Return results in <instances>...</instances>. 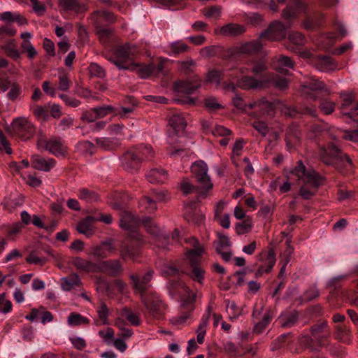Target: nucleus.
<instances>
[{
    "mask_svg": "<svg viewBox=\"0 0 358 358\" xmlns=\"http://www.w3.org/2000/svg\"><path fill=\"white\" fill-rule=\"evenodd\" d=\"M77 149L83 153L92 154L94 152V145L90 141L80 142L77 145Z\"/></svg>",
    "mask_w": 358,
    "mask_h": 358,
    "instance_id": "13d9d810",
    "label": "nucleus"
},
{
    "mask_svg": "<svg viewBox=\"0 0 358 358\" xmlns=\"http://www.w3.org/2000/svg\"><path fill=\"white\" fill-rule=\"evenodd\" d=\"M116 247L112 238H107L100 244L92 246L90 255L99 259H104L115 253Z\"/></svg>",
    "mask_w": 358,
    "mask_h": 358,
    "instance_id": "2eb2a0df",
    "label": "nucleus"
},
{
    "mask_svg": "<svg viewBox=\"0 0 358 358\" xmlns=\"http://www.w3.org/2000/svg\"><path fill=\"white\" fill-rule=\"evenodd\" d=\"M185 241L192 247V249L189 250L186 254V257L192 267V271L189 273V275L193 280L201 284L204 278V271L197 264L200 261L201 254L204 251L203 247L194 237Z\"/></svg>",
    "mask_w": 358,
    "mask_h": 358,
    "instance_id": "39448f33",
    "label": "nucleus"
},
{
    "mask_svg": "<svg viewBox=\"0 0 358 358\" xmlns=\"http://www.w3.org/2000/svg\"><path fill=\"white\" fill-rule=\"evenodd\" d=\"M298 319V313L295 310L283 313L278 317L279 324L283 327H291L294 326Z\"/></svg>",
    "mask_w": 358,
    "mask_h": 358,
    "instance_id": "473e14b6",
    "label": "nucleus"
},
{
    "mask_svg": "<svg viewBox=\"0 0 358 358\" xmlns=\"http://www.w3.org/2000/svg\"><path fill=\"white\" fill-rule=\"evenodd\" d=\"M140 224H143L149 234L156 237L158 247L162 244V247L168 249L166 245L168 237L161 234L160 229L150 217H145L140 220L132 213L128 212H124L121 216L120 222V227L133 233L131 235L132 238L137 241L141 240L140 234L136 231V227Z\"/></svg>",
    "mask_w": 358,
    "mask_h": 358,
    "instance_id": "f03ea898",
    "label": "nucleus"
},
{
    "mask_svg": "<svg viewBox=\"0 0 358 358\" xmlns=\"http://www.w3.org/2000/svg\"><path fill=\"white\" fill-rule=\"evenodd\" d=\"M153 156V150L150 145H141L127 151L122 156L124 168L129 171L136 170L141 162Z\"/></svg>",
    "mask_w": 358,
    "mask_h": 358,
    "instance_id": "423d86ee",
    "label": "nucleus"
},
{
    "mask_svg": "<svg viewBox=\"0 0 358 358\" xmlns=\"http://www.w3.org/2000/svg\"><path fill=\"white\" fill-rule=\"evenodd\" d=\"M308 3L305 0H291L287 8L282 11L285 19H291L301 13H306Z\"/></svg>",
    "mask_w": 358,
    "mask_h": 358,
    "instance_id": "f3484780",
    "label": "nucleus"
},
{
    "mask_svg": "<svg viewBox=\"0 0 358 358\" xmlns=\"http://www.w3.org/2000/svg\"><path fill=\"white\" fill-rule=\"evenodd\" d=\"M245 31V27L240 24L233 23L225 24V35L229 34L235 36L242 34Z\"/></svg>",
    "mask_w": 358,
    "mask_h": 358,
    "instance_id": "49530a36",
    "label": "nucleus"
},
{
    "mask_svg": "<svg viewBox=\"0 0 358 358\" xmlns=\"http://www.w3.org/2000/svg\"><path fill=\"white\" fill-rule=\"evenodd\" d=\"M245 143L246 142L243 139L238 138L235 141L232 146L231 158L233 164L236 166H238V164L236 161V158L241 155Z\"/></svg>",
    "mask_w": 358,
    "mask_h": 358,
    "instance_id": "58836bf2",
    "label": "nucleus"
},
{
    "mask_svg": "<svg viewBox=\"0 0 358 358\" xmlns=\"http://www.w3.org/2000/svg\"><path fill=\"white\" fill-rule=\"evenodd\" d=\"M324 92L325 94H329V90L325 84L320 80L311 78L306 85L303 87V93L313 99H317L315 92Z\"/></svg>",
    "mask_w": 358,
    "mask_h": 358,
    "instance_id": "a211bd4d",
    "label": "nucleus"
},
{
    "mask_svg": "<svg viewBox=\"0 0 358 358\" xmlns=\"http://www.w3.org/2000/svg\"><path fill=\"white\" fill-rule=\"evenodd\" d=\"M287 27L280 22L276 21L270 24L268 28L260 34V38L275 41L285 38Z\"/></svg>",
    "mask_w": 358,
    "mask_h": 358,
    "instance_id": "dca6fc26",
    "label": "nucleus"
},
{
    "mask_svg": "<svg viewBox=\"0 0 358 358\" xmlns=\"http://www.w3.org/2000/svg\"><path fill=\"white\" fill-rule=\"evenodd\" d=\"M67 323L71 327L79 326L89 323V320L79 313H71L67 318Z\"/></svg>",
    "mask_w": 358,
    "mask_h": 358,
    "instance_id": "a19ab883",
    "label": "nucleus"
},
{
    "mask_svg": "<svg viewBox=\"0 0 358 358\" xmlns=\"http://www.w3.org/2000/svg\"><path fill=\"white\" fill-rule=\"evenodd\" d=\"M252 227V222L250 217H247L236 224V233L239 235L248 233Z\"/></svg>",
    "mask_w": 358,
    "mask_h": 358,
    "instance_id": "a18cd8bd",
    "label": "nucleus"
},
{
    "mask_svg": "<svg viewBox=\"0 0 358 358\" xmlns=\"http://www.w3.org/2000/svg\"><path fill=\"white\" fill-rule=\"evenodd\" d=\"M96 143L97 147L104 150H111L117 145L116 139L110 138H96Z\"/></svg>",
    "mask_w": 358,
    "mask_h": 358,
    "instance_id": "37998d69",
    "label": "nucleus"
},
{
    "mask_svg": "<svg viewBox=\"0 0 358 358\" xmlns=\"http://www.w3.org/2000/svg\"><path fill=\"white\" fill-rule=\"evenodd\" d=\"M89 72L92 76L103 78L105 71L101 66L96 63H92L89 66Z\"/></svg>",
    "mask_w": 358,
    "mask_h": 358,
    "instance_id": "680f3d73",
    "label": "nucleus"
},
{
    "mask_svg": "<svg viewBox=\"0 0 358 358\" xmlns=\"http://www.w3.org/2000/svg\"><path fill=\"white\" fill-rule=\"evenodd\" d=\"M62 288L65 291H69L75 286L79 285L81 282L80 277L77 274H73L69 277L62 278Z\"/></svg>",
    "mask_w": 358,
    "mask_h": 358,
    "instance_id": "4c0bfd02",
    "label": "nucleus"
},
{
    "mask_svg": "<svg viewBox=\"0 0 358 358\" xmlns=\"http://www.w3.org/2000/svg\"><path fill=\"white\" fill-rule=\"evenodd\" d=\"M40 150H47L56 157H64L67 150L66 145L59 138H52L49 141L41 137L37 143Z\"/></svg>",
    "mask_w": 358,
    "mask_h": 358,
    "instance_id": "9b49d317",
    "label": "nucleus"
},
{
    "mask_svg": "<svg viewBox=\"0 0 358 358\" xmlns=\"http://www.w3.org/2000/svg\"><path fill=\"white\" fill-rule=\"evenodd\" d=\"M72 264L78 269L86 272L99 271L98 264H94L90 261L84 259L81 257H74L71 261Z\"/></svg>",
    "mask_w": 358,
    "mask_h": 358,
    "instance_id": "bb28decb",
    "label": "nucleus"
},
{
    "mask_svg": "<svg viewBox=\"0 0 358 358\" xmlns=\"http://www.w3.org/2000/svg\"><path fill=\"white\" fill-rule=\"evenodd\" d=\"M94 215H90L82 220L77 226V230L80 234L86 236H90L94 231V223L96 222Z\"/></svg>",
    "mask_w": 358,
    "mask_h": 358,
    "instance_id": "393cba45",
    "label": "nucleus"
},
{
    "mask_svg": "<svg viewBox=\"0 0 358 358\" xmlns=\"http://www.w3.org/2000/svg\"><path fill=\"white\" fill-rule=\"evenodd\" d=\"M177 64L178 71L184 74H188L192 72L196 66L195 60L192 58L178 61Z\"/></svg>",
    "mask_w": 358,
    "mask_h": 358,
    "instance_id": "e433bc0d",
    "label": "nucleus"
},
{
    "mask_svg": "<svg viewBox=\"0 0 358 358\" xmlns=\"http://www.w3.org/2000/svg\"><path fill=\"white\" fill-rule=\"evenodd\" d=\"M323 18L322 15L315 18L310 17H307L303 22V27L306 29H313L321 24L320 20Z\"/></svg>",
    "mask_w": 358,
    "mask_h": 358,
    "instance_id": "8fccbe9b",
    "label": "nucleus"
},
{
    "mask_svg": "<svg viewBox=\"0 0 358 358\" xmlns=\"http://www.w3.org/2000/svg\"><path fill=\"white\" fill-rule=\"evenodd\" d=\"M32 166L42 171H49L55 166V161L49 157L33 155L31 157Z\"/></svg>",
    "mask_w": 358,
    "mask_h": 358,
    "instance_id": "5701e85b",
    "label": "nucleus"
},
{
    "mask_svg": "<svg viewBox=\"0 0 358 358\" xmlns=\"http://www.w3.org/2000/svg\"><path fill=\"white\" fill-rule=\"evenodd\" d=\"M265 75V80H267L266 87L273 85L275 88L283 90L288 87L289 81L284 77H280L274 73H267Z\"/></svg>",
    "mask_w": 358,
    "mask_h": 358,
    "instance_id": "cd10ccee",
    "label": "nucleus"
},
{
    "mask_svg": "<svg viewBox=\"0 0 358 358\" xmlns=\"http://www.w3.org/2000/svg\"><path fill=\"white\" fill-rule=\"evenodd\" d=\"M31 110L36 118L43 121L48 118V107L46 106L31 105Z\"/></svg>",
    "mask_w": 358,
    "mask_h": 358,
    "instance_id": "79ce46f5",
    "label": "nucleus"
},
{
    "mask_svg": "<svg viewBox=\"0 0 358 358\" xmlns=\"http://www.w3.org/2000/svg\"><path fill=\"white\" fill-rule=\"evenodd\" d=\"M136 45L126 43L117 46L113 50V57L108 58L120 69H127L134 63L132 59L137 53Z\"/></svg>",
    "mask_w": 358,
    "mask_h": 358,
    "instance_id": "0eeeda50",
    "label": "nucleus"
},
{
    "mask_svg": "<svg viewBox=\"0 0 358 358\" xmlns=\"http://www.w3.org/2000/svg\"><path fill=\"white\" fill-rule=\"evenodd\" d=\"M200 87V85L193 84L188 80H179L174 83L175 92L183 94H190Z\"/></svg>",
    "mask_w": 358,
    "mask_h": 358,
    "instance_id": "c756f323",
    "label": "nucleus"
},
{
    "mask_svg": "<svg viewBox=\"0 0 358 358\" xmlns=\"http://www.w3.org/2000/svg\"><path fill=\"white\" fill-rule=\"evenodd\" d=\"M94 113L95 114V117L103 118L107 115L110 114L113 112V108L110 106H102L93 108Z\"/></svg>",
    "mask_w": 358,
    "mask_h": 358,
    "instance_id": "5fc2aeb1",
    "label": "nucleus"
},
{
    "mask_svg": "<svg viewBox=\"0 0 358 358\" xmlns=\"http://www.w3.org/2000/svg\"><path fill=\"white\" fill-rule=\"evenodd\" d=\"M153 276V271H148L141 278L136 274H131L130 278L135 291L141 295L142 302L149 313L154 317H159L164 306L159 296L154 293H148L149 282Z\"/></svg>",
    "mask_w": 358,
    "mask_h": 358,
    "instance_id": "f257e3e1",
    "label": "nucleus"
},
{
    "mask_svg": "<svg viewBox=\"0 0 358 358\" xmlns=\"http://www.w3.org/2000/svg\"><path fill=\"white\" fill-rule=\"evenodd\" d=\"M208 166L203 161H196L192 164L191 171L201 189L198 197L203 199L206 196V192L213 187L210 178L208 175Z\"/></svg>",
    "mask_w": 358,
    "mask_h": 358,
    "instance_id": "6e6552de",
    "label": "nucleus"
},
{
    "mask_svg": "<svg viewBox=\"0 0 358 358\" xmlns=\"http://www.w3.org/2000/svg\"><path fill=\"white\" fill-rule=\"evenodd\" d=\"M316 68L322 72L328 73L338 69V64L331 57H319L315 61Z\"/></svg>",
    "mask_w": 358,
    "mask_h": 358,
    "instance_id": "4be33fe9",
    "label": "nucleus"
},
{
    "mask_svg": "<svg viewBox=\"0 0 358 358\" xmlns=\"http://www.w3.org/2000/svg\"><path fill=\"white\" fill-rule=\"evenodd\" d=\"M185 218L188 222L200 224L205 219L204 215L196 206V202L192 201L185 206Z\"/></svg>",
    "mask_w": 358,
    "mask_h": 358,
    "instance_id": "6ab92c4d",
    "label": "nucleus"
},
{
    "mask_svg": "<svg viewBox=\"0 0 358 358\" xmlns=\"http://www.w3.org/2000/svg\"><path fill=\"white\" fill-rule=\"evenodd\" d=\"M78 196L86 202H93L98 199V196L93 192L83 189L79 191Z\"/></svg>",
    "mask_w": 358,
    "mask_h": 358,
    "instance_id": "3c124183",
    "label": "nucleus"
},
{
    "mask_svg": "<svg viewBox=\"0 0 358 358\" xmlns=\"http://www.w3.org/2000/svg\"><path fill=\"white\" fill-rule=\"evenodd\" d=\"M223 212L224 203L222 202V201H220L216 204L215 208V219L222 227H224Z\"/></svg>",
    "mask_w": 358,
    "mask_h": 358,
    "instance_id": "6e6d98bb",
    "label": "nucleus"
},
{
    "mask_svg": "<svg viewBox=\"0 0 358 358\" xmlns=\"http://www.w3.org/2000/svg\"><path fill=\"white\" fill-rule=\"evenodd\" d=\"M96 24H101L103 21L112 22L113 15L111 13L105 10H99L94 13L93 17Z\"/></svg>",
    "mask_w": 358,
    "mask_h": 358,
    "instance_id": "de8ad7c7",
    "label": "nucleus"
},
{
    "mask_svg": "<svg viewBox=\"0 0 358 358\" xmlns=\"http://www.w3.org/2000/svg\"><path fill=\"white\" fill-rule=\"evenodd\" d=\"M120 256L122 259L135 260L139 255V250L132 245H127L124 243L120 246Z\"/></svg>",
    "mask_w": 358,
    "mask_h": 358,
    "instance_id": "f704fd0d",
    "label": "nucleus"
},
{
    "mask_svg": "<svg viewBox=\"0 0 358 358\" xmlns=\"http://www.w3.org/2000/svg\"><path fill=\"white\" fill-rule=\"evenodd\" d=\"M127 70L136 73L141 78H147L155 71L152 64H142L138 63H131Z\"/></svg>",
    "mask_w": 358,
    "mask_h": 358,
    "instance_id": "a878e982",
    "label": "nucleus"
},
{
    "mask_svg": "<svg viewBox=\"0 0 358 358\" xmlns=\"http://www.w3.org/2000/svg\"><path fill=\"white\" fill-rule=\"evenodd\" d=\"M97 313L99 317V320L102 322L103 324H107L108 323V309L106 305L102 303L97 308Z\"/></svg>",
    "mask_w": 358,
    "mask_h": 358,
    "instance_id": "bf43d9fd",
    "label": "nucleus"
},
{
    "mask_svg": "<svg viewBox=\"0 0 358 358\" xmlns=\"http://www.w3.org/2000/svg\"><path fill=\"white\" fill-rule=\"evenodd\" d=\"M2 49L9 57H12L13 59H17L20 58V55L19 50L16 48L14 40H10L7 41L6 44L2 47Z\"/></svg>",
    "mask_w": 358,
    "mask_h": 358,
    "instance_id": "c03bdc74",
    "label": "nucleus"
},
{
    "mask_svg": "<svg viewBox=\"0 0 358 358\" xmlns=\"http://www.w3.org/2000/svg\"><path fill=\"white\" fill-rule=\"evenodd\" d=\"M220 72L215 70H213L208 73L206 80L207 82L217 86L220 85Z\"/></svg>",
    "mask_w": 358,
    "mask_h": 358,
    "instance_id": "e2e57ef3",
    "label": "nucleus"
},
{
    "mask_svg": "<svg viewBox=\"0 0 358 358\" xmlns=\"http://www.w3.org/2000/svg\"><path fill=\"white\" fill-rule=\"evenodd\" d=\"M169 199L168 192L165 190L155 189L152 191V197L148 196H143L138 202L141 208L145 209L148 212H152L157 209L156 201H166Z\"/></svg>",
    "mask_w": 358,
    "mask_h": 358,
    "instance_id": "4468645a",
    "label": "nucleus"
},
{
    "mask_svg": "<svg viewBox=\"0 0 358 358\" xmlns=\"http://www.w3.org/2000/svg\"><path fill=\"white\" fill-rule=\"evenodd\" d=\"M191 317L189 312L182 313L180 315L171 319V322L175 325H182L185 324Z\"/></svg>",
    "mask_w": 358,
    "mask_h": 358,
    "instance_id": "69168bd1",
    "label": "nucleus"
},
{
    "mask_svg": "<svg viewBox=\"0 0 358 358\" xmlns=\"http://www.w3.org/2000/svg\"><path fill=\"white\" fill-rule=\"evenodd\" d=\"M335 338L343 343H350L351 342L350 329L345 326H337L336 327Z\"/></svg>",
    "mask_w": 358,
    "mask_h": 358,
    "instance_id": "ea45409f",
    "label": "nucleus"
},
{
    "mask_svg": "<svg viewBox=\"0 0 358 358\" xmlns=\"http://www.w3.org/2000/svg\"><path fill=\"white\" fill-rule=\"evenodd\" d=\"M222 8L219 6H211L206 9L204 12V15L210 19L216 20L221 16Z\"/></svg>",
    "mask_w": 358,
    "mask_h": 358,
    "instance_id": "4d7b16f0",
    "label": "nucleus"
},
{
    "mask_svg": "<svg viewBox=\"0 0 358 358\" xmlns=\"http://www.w3.org/2000/svg\"><path fill=\"white\" fill-rule=\"evenodd\" d=\"M230 320L237 319L241 315V310L236 306L234 301L229 302L227 305V310Z\"/></svg>",
    "mask_w": 358,
    "mask_h": 358,
    "instance_id": "09e8293b",
    "label": "nucleus"
},
{
    "mask_svg": "<svg viewBox=\"0 0 358 358\" xmlns=\"http://www.w3.org/2000/svg\"><path fill=\"white\" fill-rule=\"evenodd\" d=\"M271 66L275 71L284 73L289 69H292L294 67V62L291 58L287 56L279 55L273 59Z\"/></svg>",
    "mask_w": 358,
    "mask_h": 358,
    "instance_id": "b1692460",
    "label": "nucleus"
},
{
    "mask_svg": "<svg viewBox=\"0 0 358 358\" xmlns=\"http://www.w3.org/2000/svg\"><path fill=\"white\" fill-rule=\"evenodd\" d=\"M99 271H108L112 275H116L122 270V265L118 260L103 261L98 264Z\"/></svg>",
    "mask_w": 358,
    "mask_h": 358,
    "instance_id": "7c9ffc66",
    "label": "nucleus"
},
{
    "mask_svg": "<svg viewBox=\"0 0 358 358\" xmlns=\"http://www.w3.org/2000/svg\"><path fill=\"white\" fill-rule=\"evenodd\" d=\"M334 141L329 143L328 149L325 147H322L320 150V156L322 162L327 164L331 165L336 160L345 162L350 166H352V162L350 157L343 153L338 145H336V138L335 136L332 137Z\"/></svg>",
    "mask_w": 358,
    "mask_h": 358,
    "instance_id": "1a4fd4ad",
    "label": "nucleus"
},
{
    "mask_svg": "<svg viewBox=\"0 0 358 358\" xmlns=\"http://www.w3.org/2000/svg\"><path fill=\"white\" fill-rule=\"evenodd\" d=\"M220 50V47L213 45V46L205 47V48L201 49L199 52L202 57L208 58V57L216 56Z\"/></svg>",
    "mask_w": 358,
    "mask_h": 358,
    "instance_id": "603ef678",
    "label": "nucleus"
},
{
    "mask_svg": "<svg viewBox=\"0 0 358 358\" xmlns=\"http://www.w3.org/2000/svg\"><path fill=\"white\" fill-rule=\"evenodd\" d=\"M268 80H265V75H263L259 80L253 77L244 76L240 79L237 83V86L244 89H259L266 87Z\"/></svg>",
    "mask_w": 358,
    "mask_h": 358,
    "instance_id": "aec40b11",
    "label": "nucleus"
},
{
    "mask_svg": "<svg viewBox=\"0 0 358 358\" xmlns=\"http://www.w3.org/2000/svg\"><path fill=\"white\" fill-rule=\"evenodd\" d=\"M12 310L10 301L6 299L5 294H0V313H8Z\"/></svg>",
    "mask_w": 358,
    "mask_h": 358,
    "instance_id": "052dcab7",
    "label": "nucleus"
},
{
    "mask_svg": "<svg viewBox=\"0 0 358 358\" xmlns=\"http://www.w3.org/2000/svg\"><path fill=\"white\" fill-rule=\"evenodd\" d=\"M189 50V46L182 41L169 43L164 48V52L170 56H176L185 52Z\"/></svg>",
    "mask_w": 358,
    "mask_h": 358,
    "instance_id": "c85d7f7f",
    "label": "nucleus"
},
{
    "mask_svg": "<svg viewBox=\"0 0 358 358\" xmlns=\"http://www.w3.org/2000/svg\"><path fill=\"white\" fill-rule=\"evenodd\" d=\"M264 303L260 302L258 306H255L252 313V320L254 323L253 331L256 334L263 332L272 319L270 310H266L264 311Z\"/></svg>",
    "mask_w": 358,
    "mask_h": 358,
    "instance_id": "9d476101",
    "label": "nucleus"
},
{
    "mask_svg": "<svg viewBox=\"0 0 358 358\" xmlns=\"http://www.w3.org/2000/svg\"><path fill=\"white\" fill-rule=\"evenodd\" d=\"M289 41L294 45H303L306 43L304 36L299 32H291L289 34Z\"/></svg>",
    "mask_w": 358,
    "mask_h": 358,
    "instance_id": "864d4df0",
    "label": "nucleus"
},
{
    "mask_svg": "<svg viewBox=\"0 0 358 358\" xmlns=\"http://www.w3.org/2000/svg\"><path fill=\"white\" fill-rule=\"evenodd\" d=\"M289 178L297 180L302 185L300 188V194L305 199H309L315 192L306 189L304 185H308L317 189L322 184L323 178L317 173L314 169H306L301 161H299L297 165L289 171Z\"/></svg>",
    "mask_w": 358,
    "mask_h": 358,
    "instance_id": "7ed1b4c3",
    "label": "nucleus"
},
{
    "mask_svg": "<svg viewBox=\"0 0 358 358\" xmlns=\"http://www.w3.org/2000/svg\"><path fill=\"white\" fill-rule=\"evenodd\" d=\"M186 121L181 114H174L169 119V134L168 136V154L171 157L180 156L183 157L187 152L179 147L173 146L175 143H182V135L186 127Z\"/></svg>",
    "mask_w": 358,
    "mask_h": 358,
    "instance_id": "20e7f679",
    "label": "nucleus"
},
{
    "mask_svg": "<svg viewBox=\"0 0 358 358\" xmlns=\"http://www.w3.org/2000/svg\"><path fill=\"white\" fill-rule=\"evenodd\" d=\"M26 261L29 264L43 265L47 259L45 258L39 257L35 252H31L27 257Z\"/></svg>",
    "mask_w": 358,
    "mask_h": 358,
    "instance_id": "0e129e2a",
    "label": "nucleus"
},
{
    "mask_svg": "<svg viewBox=\"0 0 358 358\" xmlns=\"http://www.w3.org/2000/svg\"><path fill=\"white\" fill-rule=\"evenodd\" d=\"M12 127L14 133L24 141L29 139L35 133L33 124L25 117L15 119Z\"/></svg>",
    "mask_w": 358,
    "mask_h": 358,
    "instance_id": "ddd939ff",
    "label": "nucleus"
},
{
    "mask_svg": "<svg viewBox=\"0 0 358 358\" xmlns=\"http://www.w3.org/2000/svg\"><path fill=\"white\" fill-rule=\"evenodd\" d=\"M146 178L151 183H163L167 180L168 174L163 169H152L146 174Z\"/></svg>",
    "mask_w": 358,
    "mask_h": 358,
    "instance_id": "2f4dec72",
    "label": "nucleus"
},
{
    "mask_svg": "<svg viewBox=\"0 0 358 358\" xmlns=\"http://www.w3.org/2000/svg\"><path fill=\"white\" fill-rule=\"evenodd\" d=\"M124 320L129 321L132 325H138L140 323L138 316L127 308H123L118 313L116 319V320H120L122 322H124Z\"/></svg>",
    "mask_w": 358,
    "mask_h": 358,
    "instance_id": "72a5a7b5",
    "label": "nucleus"
},
{
    "mask_svg": "<svg viewBox=\"0 0 358 358\" xmlns=\"http://www.w3.org/2000/svg\"><path fill=\"white\" fill-rule=\"evenodd\" d=\"M210 313H206L204 315L201 320L200 324H199L197 329H196V340L199 344H202L204 341V338L206 334V329L208 324Z\"/></svg>",
    "mask_w": 358,
    "mask_h": 358,
    "instance_id": "c9c22d12",
    "label": "nucleus"
},
{
    "mask_svg": "<svg viewBox=\"0 0 358 358\" xmlns=\"http://www.w3.org/2000/svg\"><path fill=\"white\" fill-rule=\"evenodd\" d=\"M264 38H260V36L254 41L246 42L243 43L238 48V52L242 54L246 55H255L259 52L263 48V43L262 40Z\"/></svg>",
    "mask_w": 358,
    "mask_h": 358,
    "instance_id": "412c9836",
    "label": "nucleus"
},
{
    "mask_svg": "<svg viewBox=\"0 0 358 358\" xmlns=\"http://www.w3.org/2000/svg\"><path fill=\"white\" fill-rule=\"evenodd\" d=\"M21 47L22 50L27 53L29 58L32 59L37 55V51L31 44V43H22Z\"/></svg>",
    "mask_w": 358,
    "mask_h": 358,
    "instance_id": "338daca9",
    "label": "nucleus"
},
{
    "mask_svg": "<svg viewBox=\"0 0 358 358\" xmlns=\"http://www.w3.org/2000/svg\"><path fill=\"white\" fill-rule=\"evenodd\" d=\"M320 108L324 113L329 115L334 110L335 103L332 101L324 100L320 103Z\"/></svg>",
    "mask_w": 358,
    "mask_h": 358,
    "instance_id": "774afa93",
    "label": "nucleus"
},
{
    "mask_svg": "<svg viewBox=\"0 0 358 358\" xmlns=\"http://www.w3.org/2000/svg\"><path fill=\"white\" fill-rule=\"evenodd\" d=\"M341 98L342 100L341 106L342 114L358 123V103L355 101L353 94L352 92H343L341 94Z\"/></svg>",
    "mask_w": 358,
    "mask_h": 358,
    "instance_id": "f8f14e48",
    "label": "nucleus"
}]
</instances>
